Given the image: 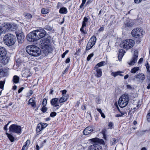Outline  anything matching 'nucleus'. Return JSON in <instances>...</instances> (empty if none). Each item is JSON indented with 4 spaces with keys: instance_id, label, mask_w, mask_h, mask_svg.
Here are the masks:
<instances>
[{
    "instance_id": "obj_1",
    "label": "nucleus",
    "mask_w": 150,
    "mask_h": 150,
    "mask_svg": "<svg viewBox=\"0 0 150 150\" xmlns=\"http://www.w3.org/2000/svg\"><path fill=\"white\" fill-rule=\"evenodd\" d=\"M46 32L43 29L33 30L28 34L27 39L30 42H34L45 36Z\"/></svg>"
},
{
    "instance_id": "obj_2",
    "label": "nucleus",
    "mask_w": 150,
    "mask_h": 150,
    "mask_svg": "<svg viewBox=\"0 0 150 150\" xmlns=\"http://www.w3.org/2000/svg\"><path fill=\"white\" fill-rule=\"evenodd\" d=\"M26 51L30 55L34 57H38L41 54L40 49L35 45H29L26 48Z\"/></svg>"
},
{
    "instance_id": "obj_3",
    "label": "nucleus",
    "mask_w": 150,
    "mask_h": 150,
    "mask_svg": "<svg viewBox=\"0 0 150 150\" xmlns=\"http://www.w3.org/2000/svg\"><path fill=\"white\" fill-rule=\"evenodd\" d=\"M4 43L6 45H12L16 41V36L12 34L8 33L4 37Z\"/></svg>"
},
{
    "instance_id": "obj_4",
    "label": "nucleus",
    "mask_w": 150,
    "mask_h": 150,
    "mask_svg": "<svg viewBox=\"0 0 150 150\" xmlns=\"http://www.w3.org/2000/svg\"><path fill=\"white\" fill-rule=\"evenodd\" d=\"M129 100V97L127 94L123 95L119 99V105L121 107H124L128 103Z\"/></svg>"
},
{
    "instance_id": "obj_5",
    "label": "nucleus",
    "mask_w": 150,
    "mask_h": 150,
    "mask_svg": "<svg viewBox=\"0 0 150 150\" xmlns=\"http://www.w3.org/2000/svg\"><path fill=\"white\" fill-rule=\"evenodd\" d=\"M134 44V41L131 39H127L123 40L122 43L120 44V46L125 49H130L132 47Z\"/></svg>"
},
{
    "instance_id": "obj_6",
    "label": "nucleus",
    "mask_w": 150,
    "mask_h": 150,
    "mask_svg": "<svg viewBox=\"0 0 150 150\" xmlns=\"http://www.w3.org/2000/svg\"><path fill=\"white\" fill-rule=\"evenodd\" d=\"M131 33L133 36L137 38H140L143 35V29L141 27L133 29Z\"/></svg>"
},
{
    "instance_id": "obj_7",
    "label": "nucleus",
    "mask_w": 150,
    "mask_h": 150,
    "mask_svg": "<svg viewBox=\"0 0 150 150\" xmlns=\"http://www.w3.org/2000/svg\"><path fill=\"white\" fill-rule=\"evenodd\" d=\"M50 37H47L42 39L40 42V45L42 49H48L50 46Z\"/></svg>"
},
{
    "instance_id": "obj_8",
    "label": "nucleus",
    "mask_w": 150,
    "mask_h": 150,
    "mask_svg": "<svg viewBox=\"0 0 150 150\" xmlns=\"http://www.w3.org/2000/svg\"><path fill=\"white\" fill-rule=\"evenodd\" d=\"M9 130L11 132H14L19 134L21 133V126L15 124L11 125L9 127Z\"/></svg>"
},
{
    "instance_id": "obj_9",
    "label": "nucleus",
    "mask_w": 150,
    "mask_h": 150,
    "mask_svg": "<svg viewBox=\"0 0 150 150\" xmlns=\"http://www.w3.org/2000/svg\"><path fill=\"white\" fill-rule=\"evenodd\" d=\"M96 41V38L94 36H92L88 42L86 47V50L87 51L91 49L94 45Z\"/></svg>"
},
{
    "instance_id": "obj_10",
    "label": "nucleus",
    "mask_w": 150,
    "mask_h": 150,
    "mask_svg": "<svg viewBox=\"0 0 150 150\" xmlns=\"http://www.w3.org/2000/svg\"><path fill=\"white\" fill-rule=\"evenodd\" d=\"M16 33L18 42L21 43H23L25 37L23 33L20 30L17 31Z\"/></svg>"
},
{
    "instance_id": "obj_11",
    "label": "nucleus",
    "mask_w": 150,
    "mask_h": 150,
    "mask_svg": "<svg viewBox=\"0 0 150 150\" xmlns=\"http://www.w3.org/2000/svg\"><path fill=\"white\" fill-rule=\"evenodd\" d=\"M138 56V52L137 50H135L134 52V54L132 59L130 62L128 63V64L130 65H133L137 62Z\"/></svg>"
},
{
    "instance_id": "obj_12",
    "label": "nucleus",
    "mask_w": 150,
    "mask_h": 150,
    "mask_svg": "<svg viewBox=\"0 0 150 150\" xmlns=\"http://www.w3.org/2000/svg\"><path fill=\"white\" fill-rule=\"evenodd\" d=\"M87 150H103V149L101 146L97 143H95L89 146Z\"/></svg>"
},
{
    "instance_id": "obj_13",
    "label": "nucleus",
    "mask_w": 150,
    "mask_h": 150,
    "mask_svg": "<svg viewBox=\"0 0 150 150\" xmlns=\"http://www.w3.org/2000/svg\"><path fill=\"white\" fill-rule=\"evenodd\" d=\"M11 25L9 23L6 24L3 27L1 26L0 30V34L1 33H4L8 30L11 29Z\"/></svg>"
},
{
    "instance_id": "obj_14",
    "label": "nucleus",
    "mask_w": 150,
    "mask_h": 150,
    "mask_svg": "<svg viewBox=\"0 0 150 150\" xmlns=\"http://www.w3.org/2000/svg\"><path fill=\"white\" fill-rule=\"evenodd\" d=\"M91 142L93 143L97 142L103 145H105V143L104 140L101 139L96 137L89 139Z\"/></svg>"
},
{
    "instance_id": "obj_15",
    "label": "nucleus",
    "mask_w": 150,
    "mask_h": 150,
    "mask_svg": "<svg viewBox=\"0 0 150 150\" xmlns=\"http://www.w3.org/2000/svg\"><path fill=\"white\" fill-rule=\"evenodd\" d=\"M134 77L136 79H138L140 81L143 82L145 79V75L142 73H139L136 75Z\"/></svg>"
},
{
    "instance_id": "obj_16",
    "label": "nucleus",
    "mask_w": 150,
    "mask_h": 150,
    "mask_svg": "<svg viewBox=\"0 0 150 150\" xmlns=\"http://www.w3.org/2000/svg\"><path fill=\"white\" fill-rule=\"evenodd\" d=\"M93 131V128L91 127H88L86 128L83 131V134L87 135L91 133Z\"/></svg>"
},
{
    "instance_id": "obj_17",
    "label": "nucleus",
    "mask_w": 150,
    "mask_h": 150,
    "mask_svg": "<svg viewBox=\"0 0 150 150\" xmlns=\"http://www.w3.org/2000/svg\"><path fill=\"white\" fill-rule=\"evenodd\" d=\"M6 54V51L5 48L0 46V57L5 56Z\"/></svg>"
},
{
    "instance_id": "obj_18",
    "label": "nucleus",
    "mask_w": 150,
    "mask_h": 150,
    "mask_svg": "<svg viewBox=\"0 0 150 150\" xmlns=\"http://www.w3.org/2000/svg\"><path fill=\"white\" fill-rule=\"evenodd\" d=\"M1 57L2 58L1 62L4 65L6 64L8 62L9 57L6 55L4 57Z\"/></svg>"
},
{
    "instance_id": "obj_19",
    "label": "nucleus",
    "mask_w": 150,
    "mask_h": 150,
    "mask_svg": "<svg viewBox=\"0 0 150 150\" xmlns=\"http://www.w3.org/2000/svg\"><path fill=\"white\" fill-rule=\"evenodd\" d=\"M119 53L118 56V59L120 61L124 55L125 52L123 50L120 49L119 50Z\"/></svg>"
},
{
    "instance_id": "obj_20",
    "label": "nucleus",
    "mask_w": 150,
    "mask_h": 150,
    "mask_svg": "<svg viewBox=\"0 0 150 150\" xmlns=\"http://www.w3.org/2000/svg\"><path fill=\"white\" fill-rule=\"evenodd\" d=\"M85 25L84 24L83 22H82V25L81 27L80 30L82 34H85L87 33V32L86 31L84 30V28L86 26V23H85Z\"/></svg>"
},
{
    "instance_id": "obj_21",
    "label": "nucleus",
    "mask_w": 150,
    "mask_h": 150,
    "mask_svg": "<svg viewBox=\"0 0 150 150\" xmlns=\"http://www.w3.org/2000/svg\"><path fill=\"white\" fill-rule=\"evenodd\" d=\"M106 64V62L105 61H102L98 63L94 67V69H96V68L99 67H102Z\"/></svg>"
},
{
    "instance_id": "obj_22",
    "label": "nucleus",
    "mask_w": 150,
    "mask_h": 150,
    "mask_svg": "<svg viewBox=\"0 0 150 150\" xmlns=\"http://www.w3.org/2000/svg\"><path fill=\"white\" fill-rule=\"evenodd\" d=\"M96 76L98 77H100L102 75V71L101 69L96 68Z\"/></svg>"
},
{
    "instance_id": "obj_23",
    "label": "nucleus",
    "mask_w": 150,
    "mask_h": 150,
    "mask_svg": "<svg viewBox=\"0 0 150 150\" xmlns=\"http://www.w3.org/2000/svg\"><path fill=\"white\" fill-rule=\"evenodd\" d=\"M6 134L11 142H13L14 141V137L11 134L7 132L6 133Z\"/></svg>"
},
{
    "instance_id": "obj_24",
    "label": "nucleus",
    "mask_w": 150,
    "mask_h": 150,
    "mask_svg": "<svg viewBox=\"0 0 150 150\" xmlns=\"http://www.w3.org/2000/svg\"><path fill=\"white\" fill-rule=\"evenodd\" d=\"M68 97L65 96H63L59 99V102L60 103H62L65 102L68 99Z\"/></svg>"
},
{
    "instance_id": "obj_25",
    "label": "nucleus",
    "mask_w": 150,
    "mask_h": 150,
    "mask_svg": "<svg viewBox=\"0 0 150 150\" xmlns=\"http://www.w3.org/2000/svg\"><path fill=\"white\" fill-rule=\"evenodd\" d=\"M43 129L42 126V124L41 123L38 124L37 126V128L36 129L37 132H39Z\"/></svg>"
},
{
    "instance_id": "obj_26",
    "label": "nucleus",
    "mask_w": 150,
    "mask_h": 150,
    "mask_svg": "<svg viewBox=\"0 0 150 150\" xmlns=\"http://www.w3.org/2000/svg\"><path fill=\"white\" fill-rule=\"evenodd\" d=\"M4 83L5 81H1L0 82V88L1 89L0 90V96L1 94L2 91L4 89Z\"/></svg>"
},
{
    "instance_id": "obj_27",
    "label": "nucleus",
    "mask_w": 150,
    "mask_h": 150,
    "mask_svg": "<svg viewBox=\"0 0 150 150\" xmlns=\"http://www.w3.org/2000/svg\"><path fill=\"white\" fill-rule=\"evenodd\" d=\"M123 73V72L121 71H118L115 72H112L111 73V75L113 76L114 77H115L116 76L119 75L120 74Z\"/></svg>"
},
{
    "instance_id": "obj_28",
    "label": "nucleus",
    "mask_w": 150,
    "mask_h": 150,
    "mask_svg": "<svg viewBox=\"0 0 150 150\" xmlns=\"http://www.w3.org/2000/svg\"><path fill=\"white\" fill-rule=\"evenodd\" d=\"M19 78L17 76L15 75L13 77V81L14 83H17L19 82Z\"/></svg>"
},
{
    "instance_id": "obj_29",
    "label": "nucleus",
    "mask_w": 150,
    "mask_h": 150,
    "mask_svg": "<svg viewBox=\"0 0 150 150\" xmlns=\"http://www.w3.org/2000/svg\"><path fill=\"white\" fill-rule=\"evenodd\" d=\"M58 100V99L57 98L52 99L51 101V104L52 105H54L55 104H56Z\"/></svg>"
},
{
    "instance_id": "obj_30",
    "label": "nucleus",
    "mask_w": 150,
    "mask_h": 150,
    "mask_svg": "<svg viewBox=\"0 0 150 150\" xmlns=\"http://www.w3.org/2000/svg\"><path fill=\"white\" fill-rule=\"evenodd\" d=\"M57 8L58 9H67L66 8L63 7L62 4L60 2L58 3Z\"/></svg>"
},
{
    "instance_id": "obj_31",
    "label": "nucleus",
    "mask_w": 150,
    "mask_h": 150,
    "mask_svg": "<svg viewBox=\"0 0 150 150\" xmlns=\"http://www.w3.org/2000/svg\"><path fill=\"white\" fill-rule=\"evenodd\" d=\"M139 67H135L133 68L130 71V72L132 73H135L137 71L139 70Z\"/></svg>"
},
{
    "instance_id": "obj_32",
    "label": "nucleus",
    "mask_w": 150,
    "mask_h": 150,
    "mask_svg": "<svg viewBox=\"0 0 150 150\" xmlns=\"http://www.w3.org/2000/svg\"><path fill=\"white\" fill-rule=\"evenodd\" d=\"M97 110L98 111L100 114L101 116L103 118L105 117V116L103 113L102 112V110L101 109L99 108H97Z\"/></svg>"
},
{
    "instance_id": "obj_33",
    "label": "nucleus",
    "mask_w": 150,
    "mask_h": 150,
    "mask_svg": "<svg viewBox=\"0 0 150 150\" xmlns=\"http://www.w3.org/2000/svg\"><path fill=\"white\" fill-rule=\"evenodd\" d=\"M113 126H114L113 123L111 122H110L108 123V126L109 128L110 129H111L113 128Z\"/></svg>"
},
{
    "instance_id": "obj_34",
    "label": "nucleus",
    "mask_w": 150,
    "mask_h": 150,
    "mask_svg": "<svg viewBox=\"0 0 150 150\" xmlns=\"http://www.w3.org/2000/svg\"><path fill=\"white\" fill-rule=\"evenodd\" d=\"M60 108V106L58 104H55L53 105V110H57L58 109Z\"/></svg>"
},
{
    "instance_id": "obj_35",
    "label": "nucleus",
    "mask_w": 150,
    "mask_h": 150,
    "mask_svg": "<svg viewBox=\"0 0 150 150\" xmlns=\"http://www.w3.org/2000/svg\"><path fill=\"white\" fill-rule=\"evenodd\" d=\"M93 53H91V54H89L87 58V60L88 61H89L90 59H91V58L93 57Z\"/></svg>"
},
{
    "instance_id": "obj_36",
    "label": "nucleus",
    "mask_w": 150,
    "mask_h": 150,
    "mask_svg": "<svg viewBox=\"0 0 150 150\" xmlns=\"http://www.w3.org/2000/svg\"><path fill=\"white\" fill-rule=\"evenodd\" d=\"M117 142L116 139L114 138H113L112 139L111 143L112 145H114V144L116 143Z\"/></svg>"
},
{
    "instance_id": "obj_37",
    "label": "nucleus",
    "mask_w": 150,
    "mask_h": 150,
    "mask_svg": "<svg viewBox=\"0 0 150 150\" xmlns=\"http://www.w3.org/2000/svg\"><path fill=\"white\" fill-rule=\"evenodd\" d=\"M59 12L60 13L65 14L67 12V10H59Z\"/></svg>"
},
{
    "instance_id": "obj_38",
    "label": "nucleus",
    "mask_w": 150,
    "mask_h": 150,
    "mask_svg": "<svg viewBox=\"0 0 150 150\" xmlns=\"http://www.w3.org/2000/svg\"><path fill=\"white\" fill-rule=\"evenodd\" d=\"M57 115V113L55 112H53L51 113L50 114V116L51 117H54L56 116Z\"/></svg>"
},
{
    "instance_id": "obj_39",
    "label": "nucleus",
    "mask_w": 150,
    "mask_h": 150,
    "mask_svg": "<svg viewBox=\"0 0 150 150\" xmlns=\"http://www.w3.org/2000/svg\"><path fill=\"white\" fill-rule=\"evenodd\" d=\"M25 17L27 18L30 19L32 17V16L29 13H27L25 14Z\"/></svg>"
},
{
    "instance_id": "obj_40",
    "label": "nucleus",
    "mask_w": 150,
    "mask_h": 150,
    "mask_svg": "<svg viewBox=\"0 0 150 150\" xmlns=\"http://www.w3.org/2000/svg\"><path fill=\"white\" fill-rule=\"evenodd\" d=\"M88 18L86 17H84L83 19V21L82 22H83V23L85 25V23H87L88 22Z\"/></svg>"
},
{
    "instance_id": "obj_41",
    "label": "nucleus",
    "mask_w": 150,
    "mask_h": 150,
    "mask_svg": "<svg viewBox=\"0 0 150 150\" xmlns=\"http://www.w3.org/2000/svg\"><path fill=\"white\" fill-rule=\"evenodd\" d=\"M86 1V0H82V3L80 6V8H82V7L85 4Z\"/></svg>"
},
{
    "instance_id": "obj_42",
    "label": "nucleus",
    "mask_w": 150,
    "mask_h": 150,
    "mask_svg": "<svg viewBox=\"0 0 150 150\" xmlns=\"http://www.w3.org/2000/svg\"><path fill=\"white\" fill-rule=\"evenodd\" d=\"M86 1V0H82V3L80 6V8H82V7L85 4Z\"/></svg>"
},
{
    "instance_id": "obj_43",
    "label": "nucleus",
    "mask_w": 150,
    "mask_h": 150,
    "mask_svg": "<svg viewBox=\"0 0 150 150\" xmlns=\"http://www.w3.org/2000/svg\"><path fill=\"white\" fill-rule=\"evenodd\" d=\"M47 110V108L45 107L44 105L41 109V111L43 112H45Z\"/></svg>"
},
{
    "instance_id": "obj_44",
    "label": "nucleus",
    "mask_w": 150,
    "mask_h": 150,
    "mask_svg": "<svg viewBox=\"0 0 150 150\" xmlns=\"http://www.w3.org/2000/svg\"><path fill=\"white\" fill-rule=\"evenodd\" d=\"M43 129L45 128L48 125L47 123H41Z\"/></svg>"
},
{
    "instance_id": "obj_45",
    "label": "nucleus",
    "mask_w": 150,
    "mask_h": 150,
    "mask_svg": "<svg viewBox=\"0 0 150 150\" xmlns=\"http://www.w3.org/2000/svg\"><path fill=\"white\" fill-rule=\"evenodd\" d=\"M96 101L97 104H100V99L99 97H97L96 98Z\"/></svg>"
},
{
    "instance_id": "obj_46",
    "label": "nucleus",
    "mask_w": 150,
    "mask_h": 150,
    "mask_svg": "<svg viewBox=\"0 0 150 150\" xmlns=\"http://www.w3.org/2000/svg\"><path fill=\"white\" fill-rule=\"evenodd\" d=\"M25 143V144L24 145H25L26 146H28L30 144V140L28 139Z\"/></svg>"
},
{
    "instance_id": "obj_47",
    "label": "nucleus",
    "mask_w": 150,
    "mask_h": 150,
    "mask_svg": "<svg viewBox=\"0 0 150 150\" xmlns=\"http://www.w3.org/2000/svg\"><path fill=\"white\" fill-rule=\"evenodd\" d=\"M45 29L47 30L50 31L52 30V28L51 27L48 25H47L45 27Z\"/></svg>"
},
{
    "instance_id": "obj_48",
    "label": "nucleus",
    "mask_w": 150,
    "mask_h": 150,
    "mask_svg": "<svg viewBox=\"0 0 150 150\" xmlns=\"http://www.w3.org/2000/svg\"><path fill=\"white\" fill-rule=\"evenodd\" d=\"M125 25L128 27H131L133 25V24L132 23L129 22L126 23Z\"/></svg>"
},
{
    "instance_id": "obj_49",
    "label": "nucleus",
    "mask_w": 150,
    "mask_h": 150,
    "mask_svg": "<svg viewBox=\"0 0 150 150\" xmlns=\"http://www.w3.org/2000/svg\"><path fill=\"white\" fill-rule=\"evenodd\" d=\"M48 10H41V13L44 14H46L48 12Z\"/></svg>"
},
{
    "instance_id": "obj_50",
    "label": "nucleus",
    "mask_w": 150,
    "mask_h": 150,
    "mask_svg": "<svg viewBox=\"0 0 150 150\" xmlns=\"http://www.w3.org/2000/svg\"><path fill=\"white\" fill-rule=\"evenodd\" d=\"M68 52H69L68 50H66L65 51V52H64L62 55V58H64V57L66 54H67Z\"/></svg>"
},
{
    "instance_id": "obj_51",
    "label": "nucleus",
    "mask_w": 150,
    "mask_h": 150,
    "mask_svg": "<svg viewBox=\"0 0 150 150\" xmlns=\"http://www.w3.org/2000/svg\"><path fill=\"white\" fill-rule=\"evenodd\" d=\"M61 92L62 93V95L63 96H65L64 95L66 93L67 91L66 90H64L61 91Z\"/></svg>"
},
{
    "instance_id": "obj_52",
    "label": "nucleus",
    "mask_w": 150,
    "mask_h": 150,
    "mask_svg": "<svg viewBox=\"0 0 150 150\" xmlns=\"http://www.w3.org/2000/svg\"><path fill=\"white\" fill-rule=\"evenodd\" d=\"M146 117L147 121L150 122V112L148 114Z\"/></svg>"
},
{
    "instance_id": "obj_53",
    "label": "nucleus",
    "mask_w": 150,
    "mask_h": 150,
    "mask_svg": "<svg viewBox=\"0 0 150 150\" xmlns=\"http://www.w3.org/2000/svg\"><path fill=\"white\" fill-rule=\"evenodd\" d=\"M47 103V100L45 99H44L42 102V104H43L44 105H46Z\"/></svg>"
},
{
    "instance_id": "obj_54",
    "label": "nucleus",
    "mask_w": 150,
    "mask_h": 150,
    "mask_svg": "<svg viewBox=\"0 0 150 150\" xmlns=\"http://www.w3.org/2000/svg\"><path fill=\"white\" fill-rule=\"evenodd\" d=\"M106 130L105 129H103L102 131V133L103 134L104 137L105 136Z\"/></svg>"
},
{
    "instance_id": "obj_55",
    "label": "nucleus",
    "mask_w": 150,
    "mask_h": 150,
    "mask_svg": "<svg viewBox=\"0 0 150 150\" xmlns=\"http://www.w3.org/2000/svg\"><path fill=\"white\" fill-rule=\"evenodd\" d=\"M29 103L31 104V105L33 107L35 106L36 105V103L35 102L31 101V102Z\"/></svg>"
},
{
    "instance_id": "obj_56",
    "label": "nucleus",
    "mask_w": 150,
    "mask_h": 150,
    "mask_svg": "<svg viewBox=\"0 0 150 150\" xmlns=\"http://www.w3.org/2000/svg\"><path fill=\"white\" fill-rule=\"evenodd\" d=\"M134 2L136 4L139 3L142 0H134Z\"/></svg>"
},
{
    "instance_id": "obj_57",
    "label": "nucleus",
    "mask_w": 150,
    "mask_h": 150,
    "mask_svg": "<svg viewBox=\"0 0 150 150\" xmlns=\"http://www.w3.org/2000/svg\"><path fill=\"white\" fill-rule=\"evenodd\" d=\"M24 88L23 87H22L21 88H20L18 90V93H20L22 91V90H23Z\"/></svg>"
},
{
    "instance_id": "obj_58",
    "label": "nucleus",
    "mask_w": 150,
    "mask_h": 150,
    "mask_svg": "<svg viewBox=\"0 0 150 150\" xmlns=\"http://www.w3.org/2000/svg\"><path fill=\"white\" fill-rule=\"evenodd\" d=\"M143 58H140L139 62H138V63L139 64H140L142 63V62H143Z\"/></svg>"
},
{
    "instance_id": "obj_59",
    "label": "nucleus",
    "mask_w": 150,
    "mask_h": 150,
    "mask_svg": "<svg viewBox=\"0 0 150 150\" xmlns=\"http://www.w3.org/2000/svg\"><path fill=\"white\" fill-rule=\"evenodd\" d=\"M70 61V59L69 58H67L65 62L67 63H69Z\"/></svg>"
},
{
    "instance_id": "obj_60",
    "label": "nucleus",
    "mask_w": 150,
    "mask_h": 150,
    "mask_svg": "<svg viewBox=\"0 0 150 150\" xmlns=\"http://www.w3.org/2000/svg\"><path fill=\"white\" fill-rule=\"evenodd\" d=\"M81 108L83 110H85L86 109V106L84 105H82L81 107Z\"/></svg>"
},
{
    "instance_id": "obj_61",
    "label": "nucleus",
    "mask_w": 150,
    "mask_h": 150,
    "mask_svg": "<svg viewBox=\"0 0 150 150\" xmlns=\"http://www.w3.org/2000/svg\"><path fill=\"white\" fill-rule=\"evenodd\" d=\"M104 30V28L103 27H100L99 30V31L100 32L101 31H103Z\"/></svg>"
},
{
    "instance_id": "obj_62",
    "label": "nucleus",
    "mask_w": 150,
    "mask_h": 150,
    "mask_svg": "<svg viewBox=\"0 0 150 150\" xmlns=\"http://www.w3.org/2000/svg\"><path fill=\"white\" fill-rule=\"evenodd\" d=\"M93 1V0H88L87 1L86 4H90V3H91V2H92Z\"/></svg>"
},
{
    "instance_id": "obj_63",
    "label": "nucleus",
    "mask_w": 150,
    "mask_h": 150,
    "mask_svg": "<svg viewBox=\"0 0 150 150\" xmlns=\"http://www.w3.org/2000/svg\"><path fill=\"white\" fill-rule=\"evenodd\" d=\"M146 69H149L150 67L149 65V64L147 63L146 65Z\"/></svg>"
},
{
    "instance_id": "obj_64",
    "label": "nucleus",
    "mask_w": 150,
    "mask_h": 150,
    "mask_svg": "<svg viewBox=\"0 0 150 150\" xmlns=\"http://www.w3.org/2000/svg\"><path fill=\"white\" fill-rule=\"evenodd\" d=\"M127 88L128 89H131L132 88V87L129 85H127Z\"/></svg>"
}]
</instances>
